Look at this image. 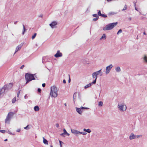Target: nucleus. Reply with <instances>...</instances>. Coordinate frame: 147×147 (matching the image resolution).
<instances>
[{
	"label": "nucleus",
	"instance_id": "1",
	"mask_svg": "<svg viewBox=\"0 0 147 147\" xmlns=\"http://www.w3.org/2000/svg\"><path fill=\"white\" fill-rule=\"evenodd\" d=\"M36 77V78H37L36 76V74H30L28 73L26 74L25 75V79L26 81V84H27L30 81L35 80Z\"/></svg>",
	"mask_w": 147,
	"mask_h": 147
},
{
	"label": "nucleus",
	"instance_id": "2",
	"mask_svg": "<svg viewBox=\"0 0 147 147\" xmlns=\"http://www.w3.org/2000/svg\"><path fill=\"white\" fill-rule=\"evenodd\" d=\"M117 22H116L109 24L103 28V30L104 31L111 30L117 25Z\"/></svg>",
	"mask_w": 147,
	"mask_h": 147
},
{
	"label": "nucleus",
	"instance_id": "3",
	"mask_svg": "<svg viewBox=\"0 0 147 147\" xmlns=\"http://www.w3.org/2000/svg\"><path fill=\"white\" fill-rule=\"evenodd\" d=\"M50 95L51 97L55 98L57 96V90L56 87L53 86L51 87Z\"/></svg>",
	"mask_w": 147,
	"mask_h": 147
},
{
	"label": "nucleus",
	"instance_id": "4",
	"mask_svg": "<svg viewBox=\"0 0 147 147\" xmlns=\"http://www.w3.org/2000/svg\"><path fill=\"white\" fill-rule=\"evenodd\" d=\"M118 107L120 111H125L127 109V107L125 105L121 104H119Z\"/></svg>",
	"mask_w": 147,
	"mask_h": 147
},
{
	"label": "nucleus",
	"instance_id": "5",
	"mask_svg": "<svg viewBox=\"0 0 147 147\" xmlns=\"http://www.w3.org/2000/svg\"><path fill=\"white\" fill-rule=\"evenodd\" d=\"M13 85V83H10L9 84L5 85L3 88V89H4V90L5 91L6 90H8L10 89L12 87Z\"/></svg>",
	"mask_w": 147,
	"mask_h": 147
},
{
	"label": "nucleus",
	"instance_id": "6",
	"mask_svg": "<svg viewBox=\"0 0 147 147\" xmlns=\"http://www.w3.org/2000/svg\"><path fill=\"white\" fill-rule=\"evenodd\" d=\"M113 67V66L111 64L106 67V71L105 72V74H107L109 73Z\"/></svg>",
	"mask_w": 147,
	"mask_h": 147
},
{
	"label": "nucleus",
	"instance_id": "7",
	"mask_svg": "<svg viewBox=\"0 0 147 147\" xmlns=\"http://www.w3.org/2000/svg\"><path fill=\"white\" fill-rule=\"evenodd\" d=\"M140 136L136 135H134L133 133H131L129 136V139L130 140H132L134 139L138 138Z\"/></svg>",
	"mask_w": 147,
	"mask_h": 147
},
{
	"label": "nucleus",
	"instance_id": "8",
	"mask_svg": "<svg viewBox=\"0 0 147 147\" xmlns=\"http://www.w3.org/2000/svg\"><path fill=\"white\" fill-rule=\"evenodd\" d=\"M62 56V54L59 51H58L54 55V56L56 58L61 57Z\"/></svg>",
	"mask_w": 147,
	"mask_h": 147
},
{
	"label": "nucleus",
	"instance_id": "9",
	"mask_svg": "<svg viewBox=\"0 0 147 147\" xmlns=\"http://www.w3.org/2000/svg\"><path fill=\"white\" fill-rule=\"evenodd\" d=\"M92 75L93 78H95V79L93 81V82H92V83L96 84V79L97 78V76L96 74H95L94 72L92 74Z\"/></svg>",
	"mask_w": 147,
	"mask_h": 147
},
{
	"label": "nucleus",
	"instance_id": "10",
	"mask_svg": "<svg viewBox=\"0 0 147 147\" xmlns=\"http://www.w3.org/2000/svg\"><path fill=\"white\" fill-rule=\"evenodd\" d=\"M57 25V22L55 21H53L51 23L49 24L50 26L53 28H54V26Z\"/></svg>",
	"mask_w": 147,
	"mask_h": 147
},
{
	"label": "nucleus",
	"instance_id": "11",
	"mask_svg": "<svg viewBox=\"0 0 147 147\" xmlns=\"http://www.w3.org/2000/svg\"><path fill=\"white\" fill-rule=\"evenodd\" d=\"M101 69L98 71L94 72L97 76L99 75L100 76H102V73L101 72Z\"/></svg>",
	"mask_w": 147,
	"mask_h": 147
},
{
	"label": "nucleus",
	"instance_id": "12",
	"mask_svg": "<svg viewBox=\"0 0 147 147\" xmlns=\"http://www.w3.org/2000/svg\"><path fill=\"white\" fill-rule=\"evenodd\" d=\"M71 131L73 134H79L80 133V131L76 129H71Z\"/></svg>",
	"mask_w": 147,
	"mask_h": 147
},
{
	"label": "nucleus",
	"instance_id": "13",
	"mask_svg": "<svg viewBox=\"0 0 147 147\" xmlns=\"http://www.w3.org/2000/svg\"><path fill=\"white\" fill-rule=\"evenodd\" d=\"M5 90L4 89H3V88L1 89H0V97L3 96V93L5 92Z\"/></svg>",
	"mask_w": 147,
	"mask_h": 147
},
{
	"label": "nucleus",
	"instance_id": "14",
	"mask_svg": "<svg viewBox=\"0 0 147 147\" xmlns=\"http://www.w3.org/2000/svg\"><path fill=\"white\" fill-rule=\"evenodd\" d=\"M22 45H18L16 47V49L15 52L14 53V54H15L18 51L20 50V49H21V48L22 47Z\"/></svg>",
	"mask_w": 147,
	"mask_h": 147
},
{
	"label": "nucleus",
	"instance_id": "15",
	"mask_svg": "<svg viewBox=\"0 0 147 147\" xmlns=\"http://www.w3.org/2000/svg\"><path fill=\"white\" fill-rule=\"evenodd\" d=\"M11 119L7 116L6 119H5V123H9Z\"/></svg>",
	"mask_w": 147,
	"mask_h": 147
},
{
	"label": "nucleus",
	"instance_id": "16",
	"mask_svg": "<svg viewBox=\"0 0 147 147\" xmlns=\"http://www.w3.org/2000/svg\"><path fill=\"white\" fill-rule=\"evenodd\" d=\"M14 114V113L13 112H10L8 113L7 116L11 119L12 117L13 116Z\"/></svg>",
	"mask_w": 147,
	"mask_h": 147
},
{
	"label": "nucleus",
	"instance_id": "17",
	"mask_svg": "<svg viewBox=\"0 0 147 147\" xmlns=\"http://www.w3.org/2000/svg\"><path fill=\"white\" fill-rule=\"evenodd\" d=\"M82 62L84 64H89V62L88 59H83L82 60Z\"/></svg>",
	"mask_w": 147,
	"mask_h": 147
},
{
	"label": "nucleus",
	"instance_id": "18",
	"mask_svg": "<svg viewBox=\"0 0 147 147\" xmlns=\"http://www.w3.org/2000/svg\"><path fill=\"white\" fill-rule=\"evenodd\" d=\"M76 111L78 113L80 114H81L82 111H81V109L80 108L76 107Z\"/></svg>",
	"mask_w": 147,
	"mask_h": 147
},
{
	"label": "nucleus",
	"instance_id": "19",
	"mask_svg": "<svg viewBox=\"0 0 147 147\" xmlns=\"http://www.w3.org/2000/svg\"><path fill=\"white\" fill-rule=\"evenodd\" d=\"M95 84L92 83V82L91 83H90L84 86V88L85 89H86L88 87H90L92 84Z\"/></svg>",
	"mask_w": 147,
	"mask_h": 147
},
{
	"label": "nucleus",
	"instance_id": "20",
	"mask_svg": "<svg viewBox=\"0 0 147 147\" xmlns=\"http://www.w3.org/2000/svg\"><path fill=\"white\" fill-rule=\"evenodd\" d=\"M39 108L38 106H36L34 107V110L35 111H37L39 110Z\"/></svg>",
	"mask_w": 147,
	"mask_h": 147
},
{
	"label": "nucleus",
	"instance_id": "21",
	"mask_svg": "<svg viewBox=\"0 0 147 147\" xmlns=\"http://www.w3.org/2000/svg\"><path fill=\"white\" fill-rule=\"evenodd\" d=\"M43 138V142L44 144H48V141L44 137Z\"/></svg>",
	"mask_w": 147,
	"mask_h": 147
},
{
	"label": "nucleus",
	"instance_id": "22",
	"mask_svg": "<svg viewBox=\"0 0 147 147\" xmlns=\"http://www.w3.org/2000/svg\"><path fill=\"white\" fill-rule=\"evenodd\" d=\"M83 131H84L87 132L88 133H90L91 131V130L89 129H86L84 128L83 129Z\"/></svg>",
	"mask_w": 147,
	"mask_h": 147
},
{
	"label": "nucleus",
	"instance_id": "23",
	"mask_svg": "<svg viewBox=\"0 0 147 147\" xmlns=\"http://www.w3.org/2000/svg\"><path fill=\"white\" fill-rule=\"evenodd\" d=\"M115 70L117 72H119L121 71V70L119 67H117L115 68Z\"/></svg>",
	"mask_w": 147,
	"mask_h": 147
},
{
	"label": "nucleus",
	"instance_id": "24",
	"mask_svg": "<svg viewBox=\"0 0 147 147\" xmlns=\"http://www.w3.org/2000/svg\"><path fill=\"white\" fill-rule=\"evenodd\" d=\"M63 134H66V135L69 136V134L68 133L65 129H63Z\"/></svg>",
	"mask_w": 147,
	"mask_h": 147
},
{
	"label": "nucleus",
	"instance_id": "25",
	"mask_svg": "<svg viewBox=\"0 0 147 147\" xmlns=\"http://www.w3.org/2000/svg\"><path fill=\"white\" fill-rule=\"evenodd\" d=\"M23 32L22 33V34L23 35L24 34L26 30V29L25 28L24 25H23Z\"/></svg>",
	"mask_w": 147,
	"mask_h": 147
},
{
	"label": "nucleus",
	"instance_id": "26",
	"mask_svg": "<svg viewBox=\"0 0 147 147\" xmlns=\"http://www.w3.org/2000/svg\"><path fill=\"white\" fill-rule=\"evenodd\" d=\"M106 35L105 34H103L101 37L100 38V40H101L102 39H105L106 38Z\"/></svg>",
	"mask_w": 147,
	"mask_h": 147
},
{
	"label": "nucleus",
	"instance_id": "27",
	"mask_svg": "<svg viewBox=\"0 0 147 147\" xmlns=\"http://www.w3.org/2000/svg\"><path fill=\"white\" fill-rule=\"evenodd\" d=\"M144 61L147 63V57L146 55H145L144 57L143 58Z\"/></svg>",
	"mask_w": 147,
	"mask_h": 147
},
{
	"label": "nucleus",
	"instance_id": "28",
	"mask_svg": "<svg viewBox=\"0 0 147 147\" xmlns=\"http://www.w3.org/2000/svg\"><path fill=\"white\" fill-rule=\"evenodd\" d=\"M77 94V93H75L73 94V99H74V101L75 102V97H76V96Z\"/></svg>",
	"mask_w": 147,
	"mask_h": 147
},
{
	"label": "nucleus",
	"instance_id": "29",
	"mask_svg": "<svg viewBox=\"0 0 147 147\" xmlns=\"http://www.w3.org/2000/svg\"><path fill=\"white\" fill-rule=\"evenodd\" d=\"M133 3L134 4V6L135 7V9L137 11H138V8L136 7V2H135V1H134Z\"/></svg>",
	"mask_w": 147,
	"mask_h": 147
},
{
	"label": "nucleus",
	"instance_id": "30",
	"mask_svg": "<svg viewBox=\"0 0 147 147\" xmlns=\"http://www.w3.org/2000/svg\"><path fill=\"white\" fill-rule=\"evenodd\" d=\"M103 104V103L101 101L99 102L98 105L99 106H102V105Z\"/></svg>",
	"mask_w": 147,
	"mask_h": 147
},
{
	"label": "nucleus",
	"instance_id": "31",
	"mask_svg": "<svg viewBox=\"0 0 147 147\" xmlns=\"http://www.w3.org/2000/svg\"><path fill=\"white\" fill-rule=\"evenodd\" d=\"M36 33H35L32 36V40H33L35 38V37L36 36Z\"/></svg>",
	"mask_w": 147,
	"mask_h": 147
},
{
	"label": "nucleus",
	"instance_id": "32",
	"mask_svg": "<svg viewBox=\"0 0 147 147\" xmlns=\"http://www.w3.org/2000/svg\"><path fill=\"white\" fill-rule=\"evenodd\" d=\"M79 134H81L82 135H86L87 133L86 132H80V133H79Z\"/></svg>",
	"mask_w": 147,
	"mask_h": 147
},
{
	"label": "nucleus",
	"instance_id": "33",
	"mask_svg": "<svg viewBox=\"0 0 147 147\" xmlns=\"http://www.w3.org/2000/svg\"><path fill=\"white\" fill-rule=\"evenodd\" d=\"M59 142L60 145V147H62V144H64V143H63L61 141L59 140Z\"/></svg>",
	"mask_w": 147,
	"mask_h": 147
},
{
	"label": "nucleus",
	"instance_id": "34",
	"mask_svg": "<svg viewBox=\"0 0 147 147\" xmlns=\"http://www.w3.org/2000/svg\"><path fill=\"white\" fill-rule=\"evenodd\" d=\"M122 32V30L121 29H119L117 33V35H119V33H121Z\"/></svg>",
	"mask_w": 147,
	"mask_h": 147
},
{
	"label": "nucleus",
	"instance_id": "35",
	"mask_svg": "<svg viewBox=\"0 0 147 147\" xmlns=\"http://www.w3.org/2000/svg\"><path fill=\"white\" fill-rule=\"evenodd\" d=\"M100 16L102 17H103V18H106L107 17V16L106 14H101V16Z\"/></svg>",
	"mask_w": 147,
	"mask_h": 147
},
{
	"label": "nucleus",
	"instance_id": "36",
	"mask_svg": "<svg viewBox=\"0 0 147 147\" xmlns=\"http://www.w3.org/2000/svg\"><path fill=\"white\" fill-rule=\"evenodd\" d=\"M98 18H99V17H97V18H94L93 19L92 21L93 22H95V21H96V20H97L98 19Z\"/></svg>",
	"mask_w": 147,
	"mask_h": 147
},
{
	"label": "nucleus",
	"instance_id": "37",
	"mask_svg": "<svg viewBox=\"0 0 147 147\" xmlns=\"http://www.w3.org/2000/svg\"><path fill=\"white\" fill-rule=\"evenodd\" d=\"M102 14L101 13L100 10H99L98 13V15L99 16H100Z\"/></svg>",
	"mask_w": 147,
	"mask_h": 147
},
{
	"label": "nucleus",
	"instance_id": "38",
	"mask_svg": "<svg viewBox=\"0 0 147 147\" xmlns=\"http://www.w3.org/2000/svg\"><path fill=\"white\" fill-rule=\"evenodd\" d=\"M16 100V97H14L12 100V103H15V101Z\"/></svg>",
	"mask_w": 147,
	"mask_h": 147
},
{
	"label": "nucleus",
	"instance_id": "39",
	"mask_svg": "<svg viewBox=\"0 0 147 147\" xmlns=\"http://www.w3.org/2000/svg\"><path fill=\"white\" fill-rule=\"evenodd\" d=\"M127 6L126 5H125V6L123 8V9H122V11H124L127 9Z\"/></svg>",
	"mask_w": 147,
	"mask_h": 147
},
{
	"label": "nucleus",
	"instance_id": "40",
	"mask_svg": "<svg viewBox=\"0 0 147 147\" xmlns=\"http://www.w3.org/2000/svg\"><path fill=\"white\" fill-rule=\"evenodd\" d=\"M92 16L94 17H96V18H97L98 17H99L98 16V15H97V14H93L92 15Z\"/></svg>",
	"mask_w": 147,
	"mask_h": 147
},
{
	"label": "nucleus",
	"instance_id": "41",
	"mask_svg": "<svg viewBox=\"0 0 147 147\" xmlns=\"http://www.w3.org/2000/svg\"><path fill=\"white\" fill-rule=\"evenodd\" d=\"M6 131L3 130H0V132L2 133H4Z\"/></svg>",
	"mask_w": 147,
	"mask_h": 147
},
{
	"label": "nucleus",
	"instance_id": "42",
	"mask_svg": "<svg viewBox=\"0 0 147 147\" xmlns=\"http://www.w3.org/2000/svg\"><path fill=\"white\" fill-rule=\"evenodd\" d=\"M28 126H29V125H27L26 126L24 127V128L26 129H29V128L28 127Z\"/></svg>",
	"mask_w": 147,
	"mask_h": 147
},
{
	"label": "nucleus",
	"instance_id": "43",
	"mask_svg": "<svg viewBox=\"0 0 147 147\" xmlns=\"http://www.w3.org/2000/svg\"><path fill=\"white\" fill-rule=\"evenodd\" d=\"M20 90H19L18 92V93L17 94V97H19L20 94Z\"/></svg>",
	"mask_w": 147,
	"mask_h": 147
},
{
	"label": "nucleus",
	"instance_id": "44",
	"mask_svg": "<svg viewBox=\"0 0 147 147\" xmlns=\"http://www.w3.org/2000/svg\"><path fill=\"white\" fill-rule=\"evenodd\" d=\"M7 132L9 134H10V135H13V134L10 131H9V130H8L7 131Z\"/></svg>",
	"mask_w": 147,
	"mask_h": 147
},
{
	"label": "nucleus",
	"instance_id": "45",
	"mask_svg": "<svg viewBox=\"0 0 147 147\" xmlns=\"http://www.w3.org/2000/svg\"><path fill=\"white\" fill-rule=\"evenodd\" d=\"M115 14H116V13H115L113 12H111L109 13V14L110 15H113Z\"/></svg>",
	"mask_w": 147,
	"mask_h": 147
},
{
	"label": "nucleus",
	"instance_id": "46",
	"mask_svg": "<svg viewBox=\"0 0 147 147\" xmlns=\"http://www.w3.org/2000/svg\"><path fill=\"white\" fill-rule=\"evenodd\" d=\"M37 91H38V92H41V90L40 88H38V90H37Z\"/></svg>",
	"mask_w": 147,
	"mask_h": 147
},
{
	"label": "nucleus",
	"instance_id": "47",
	"mask_svg": "<svg viewBox=\"0 0 147 147\" xmlns=\"http://www.w3.org/2000/svg\"><path fill=\"white\" fill-rule=\"evenodd\" d=\"M46 86V84L45 83H43L42 84V86L43 87H45Z\"/></svg>",
	"mask_w": 147,
	"mask_h": 147
},
{
	"label": "nucleus",
	"instance_id": "48",
	"mask_svg": "<svg viewBox=\"0 0 147 147\" xmlns=\"http://www.w3.org/2000/svg\"><path fill=\"white\" fill-rule=\"evenodd\" d=\"M24 67V65H23L20 67V69H22Z\"/></svg>",
	"mask_w": 147,
	"mask_h": 147
},
{
	"label": "nucleus",
	"instance_id": "49",
	"mask_svg": "<svg viewBox=\"0 0 147 147\" xmlns=\"http://www.w3.org/2000/svg\"><path fill=\"white\" fill-rule=\"evenodd\" d=\"M69 80H68V82L69 83L70 82V81H71V79H70V75H69Z\"/></svg>",
	"mask_w": 147,
	"mask_h": 147
},
{
	"label": "nucleus",
	"instance_id": "50",
	"mask_svg": "<svg viewBox=\"0 0 147 147\" xmlns=\"http://www.w3.org/2000/svg\"><path fill=\"white\" fill-rule=\"evenodd\" d=\"M55 125H56V127H57V128L58 127H59V124L58 123H57Z\"/></svg>",
	"mask_w": 147,
	"mask_h": 147
},
{
	"label": "nucleus",
	"instance_id": "51",
	"mask_svg": "<svg viewBox=\"0 0 147 147\" xmlns=\"http://www.w3.org/2000/svg\"><path fill=\"white\" fill-rule=\"evenodd\" d=\"M20 131V129H18L16 131L17 132H19Z\"/></svg>",
	"mask_w": 147,
	"mask_h": 147
},
{
	"label": "nucleus",
	"instance_id": "52",
	"mask_svg": "<svg viewBox=\"0 0 147 147\" xmlns=\"http://www.w3.org/2000/svg\"><path fill=\"white\" fill-rule=\"evenodd\" d=\"M63 83L64 84H65L66 83V81L65 80H63Z\"/></svg>",
	"mask_w": 147,
	"mask_h": 147
},
{
	"label": "nucleus",
	"instance_id": "53",
	"mask_svg": "<svg viewBox=\"0 0 147 147\" xmlns=\"http://www.w3.org/2000/svg\"><path fill=\"white\" fill-rule=\"evenodd\" d=\"M27 98V95L26 94L24 96V98L25 99Z\"/></svg>",
	"mask_w": 147,
	"mask_h": 147
},
{
	"label": "nucleus",
	"instance_id": "54",
	"mask_svg": "<svg viewBox=\"0 0 147 147\" xmlns=\"http://www.w3.org/2000/svg\"><path fill=\"white\" fill-rule=\"evenodd\" d=\"M64 134H63V133H62V134H60V135L62 136H64L63 135Z\"/></svg>",
	"mask_w": 147,
	"mask_h": 147
},
{
	"label": "nucleus",
	"instance_id": "55",
	"mask_svg": "<svg viewBox=\"0 0 147 147\" xmlns=\"http://www.w3.org/2000/svg\"><path fill=\"white\" fill-rule=\"evenodd\" d=\"M80 109H85V107H81Z\"/></svg>",
	"mask_w": 147,
	"mask_h": 147
},
{
	"label": "nucleus",
	"instance_id": "56",
	"mask_svg": "<svg viewBox=\"0 0 147 147\" xmlns=\"http://www.w3.org/2000/svg\"><path fill=\"white\" fill-rule=\"evenodd\" d=\"M42 15H40L39 16H38V17H41V18H42Z\"/></svg>",
	"mask_w": 147,
	"mask_h": 147
},
{
	"label": "nucleus",
	"instance_id": "57",
	"mask_svg": "<svg viewBox=\"0 0 147 147\" xmlns=\"http://www.w3.org/2000/svg\"><path fill=\"white\" fill-rule=\"evenodd\" d=\"M18 22L17 21H16L14 23V24H17V23Z\"/></svg>",
	"mask_w": 147,
	"mask_h": 147
},
{
	"label": "nucleus",
	"instance_id": "58",
	"mask_svg": "<svg viewBox=\"0 0 147 147\" xmlns=\"http://www.w3.org/2000/svg\"><path fill=\"white\" fill-rule=\"evenodd\" d=\"M4 141H7V139H6L4 140Z\"/></svg>",
	"mask_w": 147,
	"mask_h": 147
},
{
	"label": "nucleus",
	"instance_id": "59",
	"mask_svg": "<svg viewBox=\"0 0 147 147\" xmlns=\"http://www.w3.org/2000/svg\"><path fill=\"white\" fill-rule=\"evenodd\" d=\"M143 34H144V35H146V33H145V32H144Z\"/></svg>",
	"mask_w": 147,
	"mask_h": 147
},
{
	"label": "nucleus",
	"instance_id": "60",
	"mask_svg": "<svg viewBox=\"0 0 147 147\" xmlns=\"http://www.w3.org/2000/svg\"><path fill=\"white\" fill-rule=\"evenodd\" d=\"M88 108L87 107H85V109H88Z\"/></svg>",
	"mask_w": 147,
	"mask_h": 147
},
{
	"label": "nucleus",
	"instance_id": "61",
	"mask_svg": "<svg viewBox=\"0 0 147 147\" xmlns=\"http://www.w3.org/2000/svg\"><path fill=\"white\" fill-rule=\"evenodd\" d=\"M131 20V18H129V20Z\"/></svg>",
	"mask_w": 147,
	"mask_h": 147
},
{
	"label": "nucleus",
	"instance_id": "62",
	"mask_svg": "<svg viewBox=\"0 0 147 147\" xmlns=\"http://www.w3.org/2000/svg\"><path fill=\"white\" fill-rule=\"evenodd\" d=\"M42 62L43 63V62H43V61H43V59H42Z\"/></svg>",
	"mask_w": 147,
	"mask_h": 147
},
{
	"label": "nucleus",
	"instance_id": "63",
	"mask_svg": "<svg viewBox=\"0 0 147 147\" xmlns=\"http://www.w3.org/2000/svg\"><path fill=\"white\" fill-rule=\"evenodd\" d=\"M64 105H65V106H67V105H66V103H65V104H64Z\"/></svg>",
	"mask_w": 147,
	"mask_h": 147
},
{
	"label": "nucleus",
	"instance_id": "64",
	"mask_svg": "<svg viewBox=\"0 0 147 147\" xmlns=\"http://www.w3.org/2000/svg\"><path fill=\"white\" fill-rule=\"evenodd\" d=\"M50 147H53V146L52 145H51L50 146Z\"/></svg>",
	"mask_w": 147,
	"mask_h": 147
}]
</instances>
